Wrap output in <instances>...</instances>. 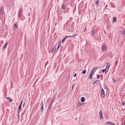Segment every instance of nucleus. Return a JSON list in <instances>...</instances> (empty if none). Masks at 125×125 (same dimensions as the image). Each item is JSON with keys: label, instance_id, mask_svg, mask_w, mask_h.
I'll list each match as a JSON object with an SVG mask.
<instances>
[{"label": "nucleus", "instance_id": "nucleus-1", "mask_svg": "<svg viewBox=\"0 0 125 125\" xmlns=\"http://www.w3.org/2000/svg\"><path fill=\"white\" fill-rule=\"evenodd\" d=\"M101 97L103 98L104 96V92L103 89L102 88L101 90Z\"/></svg>", "mask_w": 125, "mask_h": 125}, {"label": "nucleus", "instance_id": "nucleus-2", "mask_svg": "<svg viewBox=\"0 0 125 125\" xmlns=\"http://www.w3.org/2000/svg\"><path fill=\"white\" fill-rule=\"evenodd\" d=\"M95 34V31L94 29H92V31L91 32V35L92 36H93Z\"/></svg>", "mask_w": 125, "mask_h": 125}, {"label": "nucleus", "instance_id": "nucleus-3", "mask_svg": "<svg viewBox=\"0 0 125 125\" xmlns=\"http://www.w3.org/2000/svg\"><path fill=\"white\" fill-rule=\"evenodd\" d=\"M99 117H100V119H102L103 118V117L102 116V111L101 110H100V111L99 113Z\"/></svg>", "mask_w": 125, "mask_h": 125}, {"label": "nucleus", "instance_id": "nucleus-4", "mask_svg": "<svg viewBox=\"0 0 125 125\" xmlns=\"http://www.w3.org/2000/svg\"><path fill=\"white\" fill-rule=\"evenodd\" d=\"M107 65L106 66V68L105 69H104L102 70V71L103 73H104V71H105V73H106L108 71V68L107 69Z\"/></svg>", "mask_w": 125, "mask_h": 125}, {"label": "nucleus", "instance_id": "nucleus-5", "mask_svg": "<svg viewBox=\"0 0 125 125\" xmlns=\"http://www.w3.org/2000/svg\"><path fill=\"white\" fill-rule=\"evenodd\" d=\"M106 49V47L105 45H103L102 47V50L103 51H105Z\"/></svg>", "mask_w": 125, "mask_h": 125}, {"label": "nucleus", "instance_id": "nucleus-6", "mask_svg": "<svg viewBox=\"0 0 125 125\" xmlns=\"http://www.w3.org/2000/svg\"><path fill=\"white\" fill-rule=\"evenodd\" d=\"M83 104V103H82L81 102H79L77 103L76 105L77 107V108H78L82 104Z\"/></svg>", "mask_w": 125, "mask_h": 125}, {"label": "nucleus", "instance_id": "nucleus-7", "mask_svg": "<svg viewBox=\"0 0 125 125\" xmlns=\"http://www.w3.org/2000/svg\"><path fill=\"white\" fill-rule=\"evenodd\" d=\"M76 35H77V34H75V35H74L73 36H65L64 38L66 39L68 37H74Z\"/></svg>", "mask_w": 125, "mask_h": 125}, {"label": "nucleus", "instance_id": "nucleus-8", "mask_svg": "<svg viewBox=\"0 0 125 125\" xmlns=\"http://www.w3.org/2000/svg\"><path fill=\"white\" fill-rule=\"evenodd\" d=\"M99 2L100 0H95L94 3L97 6H98V5L99 4Z\"/></svg>", "mask_w": 125, "mask_h": 125}, {"label": "nucleus", "instance_id": "nucleus-9", "mask_svg": "<svg viewBox=\"0 0 125 125\" xmlns=\"http://www.w3.org/2000/svg\"><path fill=\"white\" fill-rule=\"evenodd\" d=\"M21 105H19V107L18 108V116L19 115V113L20 110H21Z\"/></svg>", "mask_w": 125, "mask_h": 125}, {"label": "nucleus", "instance_id": "nucleus-10", "mask_svg": "<svg viewBox=\"0 0 125 125\" xmlns=\"http://www.w3.org/2000/svg\"><path fill=\"white\" fill-rule=\"evenodd\" d=\"M93 73L92 72H91L90 73V74L89 76V78L90 79H91L92 78V75L94 73Z\"/></svg>", "mask_w": 125, "mask_h": 125}, {"label": "nucleus", "instance_id": "nucleus-11", "mask_svg": "<svg viewBox=\"0 0 125 125\" xmlns=\"http://www.w3.org/2000/svg\"><path fill=\"white\" fill-rule=\"evenodd\" d=\"M9 101V103L11 102L12 101V99L11 98H10V97H8L6 98Z\"/></svg>", "mask_w": 125, "mask_h": 125}, {"label": "nucleus", "instance_id": "nucleus-12", "mask_svg": "<svg viewBox=\"0 0 125 125\" xmlns=\"http://www.w3.org/2000/svg\"><path fill=\"white\" fill-rule=\"evenodd\" d=\"M42 106L41 107L40 109L42 111H43V102H42Z\"/></svg>", "mask_w": 125, "mask_h": 125}, {"label": "nucleus", "instance_id": "nucleus-13", "mask_svg": "<svg viewBox=\"0 0 125 125\" xmlns=\"http://www.w3.org/2000/svg\"><path fill=\"white\" fill-rule=\"evenodd\" d=\"M3 9V7L1 6L0 8V14H1L2 13V10Z\"/></svg>", "mask_w": 125, "mask_h": 125}, {"label": "nucleus", "instance_id": "nucleus-14", "mask_svg": "<svg viewBox=\"0 0 125 125\" xmlns=\"http://www.w3.org/2000/svg\"><path fill=\"white\" fill-rule=\"evenodd\" d=\"M99 81L98 80H96L94 81L93 83V84H97L98 83Z\"/></svg>", "mask_w": 125, "mask_h": 125}, {"label": "nucleus", "instance_id": "nucleus-15", "mask_svg": "<svg viewBox=\"0 0 125 125\" xmlns=\"http://www.w3.org/2000/svg\"><path fill=\"white\" fill-rule=\"evenodd\" d=\"M8 43V42H7L4 45V46H3V49H4L6 48L7 45Z\"/></svg>", "mask_w": 125, "mask_h": 125}, {"label": "nucleus", "instance_id": "nucleus-16", "mask_svg": "<svg viewBox=\"0 0 125 125\" xmlns=\"http://www.w3.org/2000/svg\"><path fill=\"white\" fill-rule=\"evenodd\" d=\"M86 72V70H83L82 72V73L84 74H85Z\"/></svg>", "mask_w": 125, "mask_h": 125}, {"label": "nucleus", "instance_id": "nucleus-17", "mask_svg": "<svg viewBox=\"0 0 125 125\" xmlns=\"http://www.w3.org/2000/svg\"><path fill=\"white\" fill-rule=\"evenodd\" d=\"M113 22H115L116 21V18L115 17H113Z\"/></svg>", "mask_w": 125, "mask_h": 125}, {"label": "nucleus", "instance_id": "nucleus-18", "mask_svg": "<svg viewBox=\"0 0 125 125\" xmlns=\"http://www.w3.org/2000/svg\"><path fill=\"white\" fill-rule=\"evenodd\" d=\"M85 101V98L84 97H82L81 98V101L82 102H83Z\"/></svg>", "mask_w": 125, "mask_h": 125}, {"label": "nucleus", "instance_id": "nucleus-19", "mask_svg": "<svg viewBox=\"0 0 125 125\" xmlns=\"http://www.w3.org/2000/svg\"><path fill=\"white\" fill-rule=\"evenodd\" d=\"M22 10V9L20 8L19 12V14H21Z\"/></svg>", "mask_w": 125, "mask_h": 125}, {"label": "nucleus", "instance_id": "nucleus-20", "mask_svg": "<svg viewBox=\"0 0 125 125\" xmlns=\"http://www.w3.org/2000/svg\"><path fill=\"white\" fill-rule=\"evenodd\" d=\"M54 100H55V98H54V97H53L51 101V102L50 103H51V104H52V103L54 101Z\"/></svg>", "mask_w": 125, "mask_h": 125}, {"label": "nucleus", "instance_id": "nucleus-21", "mask_svg": "<svg viewBox=\"0 0 125 125\" xmlns=\"http://www.w3.org/2000/svg\"><path fill=\"white\" fill-rule=\"evenodd\" d=\"M111 123V122H107L105 123V124L106 125H108L110 124V123Z\"/></svg>", "mask_w": 125, "mask_h": 125}, {"label": "nucleus", "instance_id": "nucleus-22", "mask_svg": "<svg viewBox=\"0 0 125 125\" xmlns=\"http://www.w3.org/2000/svg\"><path fill=\"white\" fill-rule=\"evenodd\" d=\"M65 8V7L63 4H62V8L64 9Z\"/></svg>", "mask_w": 125, "mask_h": 125}, {"label": "nucleus", "instance_id": "nucleus-23", "mask_svg": "<svg viewBox=\"0 0 125 125\" xmlns=\"http://www.w3.org/2000/svg\"><path fill=\"white\" fill-rule=\"evenodd\" d=\"M14 27L16 29H17L18 27L17 25L15 23L14 24Z\"/></svg>", "mask_w": 125, "mask_h": 125}, {"label": "nucleus", "instance_id": "nucleus-24", "mask_svg": "<svg viewBox=\"0 0 125 125\" xmlns=\"http://www.w3.org/2000/svg\"><path fill=\"white\" fill-rule=\"evenodd\" d=\"M117 63H118V61H116V62L115 63V67H116V66Z\"/></svg>", "mask_w": 125, "mask_h": 125}, {"label": "nucleus", "instance_id": "nucleus-25", "mask_svg": "<svg viewBox=\"0 0 125 125\" xmlns=\"http://www.w3.org/2000/svg\"><path fill=\"white\" fill-rule=\"evenodd\" d=\"M110 124L111 125H115V124L114 123H112L111 122V123Z\"/></svg>", "mask_w": 125, "mask_h": 125}, {"label": "nucleus", "instance_id": "nucleus-26", "mask_svg": "<svg viewBox=\"0 0 125 125\" xmlns=\"http://www.w3.org/2000/svg\"><path fill=\"white\" fill-rule=\"evenodd\" d=\"M55 48H53L52 49V52H54L55 51Z\"/></svg>", "mask_w": 125, "mask_h": 125}, {"label": "nucleus", "instance_id": "nucleus-27", "mask_svg": "<svg viewBox=\"0 0 125 125\" xmlns=\"http://www.w3.org/2000/svg\"><path fill=\"white\" fill-rule=\"evenodd\" d=\"M65 39L64 38H63V39L62 40V42H64V41L65 40Z\"/></svg>", "mask_w": 125, "mask_h": 125}, {"label": "nucleus", "instance_id": "nucleus-28", "mask_svg": "<svg viewBox=\"0 0 125 125\" xmlns=\"http://www.w3.org/2000/svg\"><path fill=\"white\" fill-rule=\"evenodd\" d=\"M52 104H51V103H50L49 105V106L48 107V109H50V108L51 106V105Z\"/></svg>", "mask_w": 125, "mask_h": 125}, {"label": "nucleus", "instance_id": "nucleus-29", "mask_svg": "<svg viewBox=\"0 0 125 125\" xmlns=\"http://www.w3.org/2000/svg\"><path fill=\"white\" fill-rule=\"evenodd\" d=\"M113 82H116V81L115 79H114V78L113 79Z\"/></svg>", "mask_w": 125, "mask_h": 125}, {"label": "nucleus", "instance_id": "nucleus-30", "mask_svg": "<svg viewBox=\"0 0 125 125\" xmlns=\"http://www.w3.org/2000/svg\"><path fill=\"white\" fill-rule=\"evenodd\" d=\"M60 44H58V46L57 47V49L58 48H59V47H60Z\"/></svg>", "mask_w": 125, "mask_h": 125}, {"label": "nucleus", "instance_id": "nucleus-31", "mask_svg": "<svg viewBox=\"0 0 125 125\" xmlns=\"http://www.w3.org/2000/svg\"><path fill=\"white\" fill-rule=\"evenodd\" d=\"M97 68L96 67H95L94 68V70H95V71L96 69H97Z\"/></svg>", "mask_w": 125, "mask_h": 125}, {"label": "nucleus", "instance_id": "nucleus-32", "mask_svg": "<svg viewBox=\"0 0 125 125\" xmlns=\"http://www.w3.org/2000/svg\"><path fill=\"white\" fill-rule=\"evenodd\" d=\"M97 78L98 79H99L100 78V76L98 74H97Z\"/></svg>", "mask_w": 125, "mask_h": 125}, {"label": "nucleus", "instance_id": "nucleus-33", "mask_svg": "<svg viewBox=\"0 0 125 125\" xmlns=\"http://www.w3.org/2000/svg\"><path fill=\"white\" fill-rule=\"evenodd\" d=\"M122 33L123 34H125V31H123Z\"/></svg>", "mask_w": 125, "mask_h": 125}, {"label": "nucleus", "instance_id": "nucleus-34", "mask_svg": "<svg viewBox=\"0 0 125 125\" xmlns=\"http://www.w3.org/2000/svg\"><path fill=\"white\" fill-rule=\"evenodd\" d=\"M69 8H68L66 10V12H68L69 11Z\"/></svg>", "mask_w": 125, "mask_h": 125}, {"label": "nucleus", "instance_id": "nucleus-35", "mask_svg": "<svg viewBox=\"0 0 125 125\" xmlns=\"http://www.w3.org/2000/svg\"><path fill=\"white\" fill-rule=\"evenodd\" d=\"M21 14H18V16L19 17V18H20L21 17Z\"/></svg>", "mask_w": 125, "mask_h": 125}, {"label": "nucleus", "instance_id": "nucleus-36", "mask_svg": "<svg viewBox=\"0 0 125 125\" xmlns=\"http://www.w3.org/2000/svg\"><path fill=\"white\" fill-rule=\"evenodd\" d=\"M122 103H123V105H122L123 106H124V105H125V103L123 102H122Z\"/></svg>", "mask_w": 125, "mask_h": 125}, {"label": "nucleus", "instance_id": "nucleus-37", "mask_svg": "<svg viewBox=\"0 0 125 125\" xmlns=\"http://www.w3.org/2000/svg\"><path fill=\"white\" fill-rule=\"evenodd\" d=\"M76 73H75L74 75V77H75L76 76Z\"/></svg>", "mask_w": 125, "mask_h": 125}, {"label": "nucleus", "instance_id": "nucleus-38", "mask_svg": "<svg viewBox=\"0 0 125 125\" xmlns=\"http://www.w3.org/2000/svg\"><path fill=\"white\" fill-rule=\"evenodd\" d=\"M22 102H23V101H22L21 102V103L19 105H21Z\"/></svg>", "mask_w": 125, "mask_h": 125}, {"label": "nucleus", "instance_id": "nucleus-39", "mask_svg": "<svg viewBox=\"0 0 125 125\" xmlns=\"http://www.w3.org/2000/svg\"><path fill=\"white\" fill-rule=\"evenodd\" d=\"M109 66H107V69H108H108H109Z\"/></svg>", "mask_w": 125, "mask_h": 125}, {"label": "nucleus", "instance_id": "nucleus-40", "mask_svg": "<svg viewBox=\"0 0 125 125\" xmlns=\"http://www.w3.org/2000/svg\"><path fill=\"white\" fill-rule=\"evenodd\" d=\"M74 84H73V86H72V89H73V86H74Z\"/></svg>", "mask_w": 125, "mask_h": 125}, {"label": "nucleus", "instance_id": "nucleus-41", "mask_svg": "<svg viewBox=\"0 0 125 125\" xmlns=\"http://www.w3.org/2000/svg\"><path fill=\"white\" fill-rule=\"evenodd\" d=\"M94 70L93 69L92 71L91 72H92L93 73H94Z\"/></svg>", "mask_w": 125, "mask_h": 125}, {"label": "nucleus", "instance_id": "nucleus-42", "mask_svg": "<svg viewBox=\"0 0 125 125\" xmlns=\"http://www.w3.org/2000/svg\"><path fill=\"white\" fill-rule=\"evenodd\" d=\"M107 5H106L105 6V8L106 7H107Z\"/></svg>", "mask_w": 125, "mask_h": 125}, {"label": "nucleus", "instance_id": "nucleus-43", "mask_svg": "<svg viewBox=\"0 0 125 125\" xmlns=\"http://www.w3.org/2000/svg\"><path fill=\"white\" fill-rule=\"evenodd\" d=\"M29 15H30V13H29L28 14V16H29Z\"/></svg>", "mask_w": 125, "mask_h": 125}, {"label": "nucleus", "instance_id": "nucleus-44", "mask_svg": "<svg viewBox=\"0 0 125 125\" xmlns=\"http://www.w3.org/2000/svg\"><path fill=\"white\" fill-rule=\"evenodd\" d=\"M121 125H124L123 124H121Z\"/></svg>", "mask_w": 125, "mask_h": 125}, {"label": "nucleus", "instance_id": "nucleus-45", "mask_svg": "<svg viewBox=\"0 0 125 125\" xmlns=\"http://www.w3.org/2000/svg\"><path fill=\"white\" fill-rule=\"evenodd\" d=\"M86 29V28H85V29H84V31H85V30Z\"/></svg>", "mask_w": 125, "mask_h": 125}, {"label": "nucleus", "instance_id": "nucleus-46", "mask_svg": "<svg viewBox=\"0 0 125 125\" xmlns=\"http://www.w3.org/2000/svg\"><path fill=\"white\" fill-rule=\"evenodd\" d=\"M24 104H25V103H24V104H23V106H24Z\"/></svg>", "mask_w": 125, "mask_h": 125}, {"label": "nucleus", "instance_id": "nucleus-47", "mask_svg": "<svg viewBox=\"0 0 125 125\" xmlns=\"http://www.w3.org/2000/svg\"><path fill=\"white\" fill-rule=\"evenodd\" d=\"M65 1H66L67 0H64Z\"/></svg>", "mask_w": 125, "mask_h": 125}]
</instances>
